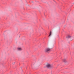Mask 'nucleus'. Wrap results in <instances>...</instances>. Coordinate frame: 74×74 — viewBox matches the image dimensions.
Masks as SVG:
<instances>
[{"label": "nucleus", "instance_id": "nucleus-6", "mask_svg": "<svg viewBox=\"0 0 74 74\" xmlns=\"http://www.w3.org/2000/svg\"><path fill=\"white\" fill-rule=\"evenodd\" d=\"M18 50H19V51H21V50H22V49L21 48H18Z\"/></svg>", "mask_w": 74, "mask_h": 74}, {"label": "nucleus", "instance_id": "nucleus-2", "mask_svg": "<svg viewBox=\"0 0 74 74\" xmlns=\"http://www.w3.org/2000/svg\"><path fill=\"white\" fill-rule=\"evenodd\" d=\"M50 50H51V49L49 48H47L45 50V52H46V53H48V52H49V51H50Z\"/></svg>", "mask_w": 74, "mask_h": 74}, {"label": "nucleus", "instance_id": "nucleus-3", "mask_svg": "<svg viewBox=\"0 0 74 74\" xmlns=\"http://www.w3.org/2000/svg\"><path fill=\"white\" fill-rule=\"evenodd\" d=\"M63 61L64 62H66V59H64L63 60Z\"/></svg>", "mask_w": 74, "mask_h": 74}, {"label": "nucleus", "instance_id": "nucleus-1", "mask_svg": "<svg viewBox=\"0 0 74 74\" xmlns=\"http://www.w3.org/2000/svg\"><path fill=\"white\" fill-rule=\"evenodd\" d=\"M46 67L48 69H51L53 68V66H52L51 64H48L46 65Z\"/></svg>", "mask_w": 74, "mask_h": 74}, {"label": "nucleus", "instance_id": "nucleus-5", "mask_svg": "<svg viewBox=\"0 0 74 74\" xmlns=\"http://www.w3.org/2000/svg\"><path fill=\"white\" fill-rule=\"evenodd\" d=\"M51 34H52V32H51V31H50L49 34V36H50L51 35Z\"/></svg>", "mask_w": 74, "mask_h": 74}, {"label": "nucleus", "instance_id": "nucleus-4", "mask_svg": "<svg viewBox=\"0 0 74 74\" xmlns=\"http://www.w3.org/2000/svg\"><path fill=\"white\" fill-rule=\"evenodd\" d=\"M71 36H68L66 37V38H71Z\"/></svg>", "mask_w": 74, "mask_h": 74}]
</instances>
